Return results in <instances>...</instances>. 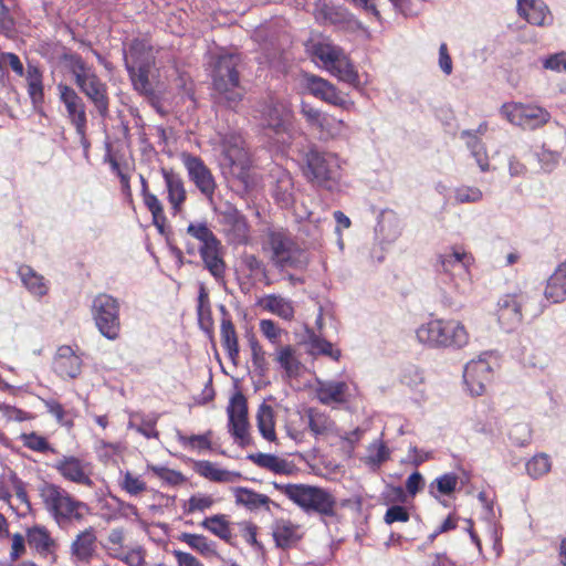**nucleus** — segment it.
Returning a JSON list of instances; mask_svg holds the SVG:
<instances>
[{
    "label": "nucleus",
    "mask_w": 566,
    "mask_h": 566,
    "mask_svg": "<svg viewBox=\"0 0 566 566\" xmlns=\"http://www.w3.org/2000/svg\"><path fill=\"white\" fill-rule=\"evenodd\" d=\"M249 345L252 352V364L259 376L264 377L268 371V361L265 359V352L260 345L253 333L248 334Z\"/></svg>",
    "instance_id": "37998d69"
},
{
    "label": "nucleus",
    "mask_w": 566,
    "mask_h": 566,
    "mask_svg": "<svg viewBox=\"0 0 566 566\" xmlns=\"http://www.w3.org/2000/svg\"><path fill=\"white\" fill-rule=\"evenodd\" d=\"M221 241L217 240L216 244L201 245L199 253L205 264V268L211 273L214 279L223 277L226 272V263L221 256Z\"/></svg>",
    "instance_id": "393cba45"
},
{
    "label": "nucleus",
    "mask_w": 566,
    "mask_h": 566,
    "mask_svg": "<svg viewBox=\"0 0 566 566\" xmlns=\"http://www.w3.org/2000/svg\"><path fill=\"white\" fill-rule=\"evenodd\" d=\"M220 334L223 348L239 345L235 327L231 319H221Z\"/></svg>",
    "instance_id": "13d9d810"
},
{
    "label": "nucleus",
    "mask_w": 566,
    "mask_h": 566,
    "mask_svg": "<svg viewBox=\"0 0 566 566\" xmlns=\"http://www.w3.org/2000/svg\"><path fill=\"white\" fill-rule=\"evenodd\" d=\"M305 413L308 418V429L315 436H324L332 430L334 422L323 412H317L314 408H307Z\"/></svg>",
    "instance_id": "4c0bfd02"
},
{
    "label": "nucleus",
    "mask_w": 566,
    "mask_h": 566,
    "mask_svg": "<svg viewBox=\"0 0 566 566\" xmlns=\"http://www.w3.org/2000/svg\"><path fill=\"white\" fill-rule=\"evenodd\" d=\"M96 542L95 530L90 526L81 532L71 545V551L80 560H88L94 552V543Z\"/></svg>",
    "instance_id": "c756f323"
},
{
    "label": "nucleus",
    "mask_w": 566,
    "mask_h": 566,
    "mask_svg": "<svg viewBox=\"0 0 566 566\" xmlns=\"http://www.w3.org/2000/svg\"><path fill=\"white\" fill-rule=\"evenodd\" d=\"M93 317L99 333L107 339L114 340L119 337V303L108 294H98L93 300Z\"/></svg>",
    "instance_id": "423d86ee"
},
{
    "label": "nucleus",
    "mask_w": 566,
    "mask_h": 566,
    "mask_svg": "<svg viewBox=\"0 0 566 566\" xmlns=\"http://www.w3.org/2000/svg\"><path fill=\"white\" fill-rule=\"evenodd\" d=\"M312 53L328 69L337 63V60L344 54L339 46L323 42L314 44L312 48Z\"/></svg>",
    "instance_id": "58836bf2"
},
{
    "label": "nucleus",
    "mask_w": 566,
    "mask_h": 566,
    "mask_svg": "<svg viewBox=\"0 0 566 566\" xmlns=\"http://www.w3.org/2000/svg\"><path fill=\"white\" fill-rule=\"evenodd\" d=\"M565 52L555 53L552 55H548L543 60V66L546 70L552 71H560L562 69L566 71V60H565Z\"/></svg>",
    "instance_id": "338daca9"
},
{
    "label": "nucleus",
    "mask_w": 566,
    "mask_h": 566,
    "mask_svg": "<svg viewBox=\"0 0 566 566\" xmlns=\"http://www.w3.org/2000/svg\"><path fill=\"white\" fill-rule=\"evenodd\" d=\"M462 138H468V147L471 150L472 156L475 158L480 169L488 171L490 169L489 160L485 154L483 144L472 130H463L461 133Z\"/></svg>",
    "instance_id": "a19ab883"
},
{
    "label": "nucleus",
    "mask_w": 566,
    "mask_h": 566,
    "mask_svg": "<svg viewBox=\"0 0 566 566\" xmlns=\"http://www.w3.org/2000/svg\"><path fill=\"white\" fill-rule=\"evenodd\" d=\"M310 262L308 254L305 250L293 248L289 253L279 260V265L284 268H293L295 270H304Z\"/></svg>",
    "instance_id": "c03bdc74"
},
{
    "label": "nucleus",
    "mask_w": 566,
    "mask_h": 566,
    "mask_svg": "<svg viewBox=\"0 0 566 566\" xmlns=\"http://www.w3.org/2000/svg\"><path fill=\"white\" fill-rule=\"evenodd\" d=\"M214 501L210 495L195 494L184 503L182 510L185 514H191L196 511L203 512L213 505Z\"/></svg>",
    "instance_id": "864d4df0"
},
{
    "label": "nucleus",
    "mask_w": 566,
    "mask_h": 566,
    "mask_svg": "<svg viewBox=\"0 0 566 566\" xmlns=\"http://www.w3.org/2000/svg\"><path fill=\"white\" fill-rule=\"evenodd\" d=\"M306 88L308 92L319 99H324L326 96V86H328L329 81L322 78L317 75L306 74L305 75Z\"/></svg>",
    "instance_id": "4d7b16f0"
},
{
    "label": "nucleus",
    "mask_w": 566,
    "mask_h": 566,
    "mask_svg": "<svg viewBox=\"0 0 566 566\" xmlns=\"http://www.w3.org/2000/svg\"><path fill=\"white\" fill-rule=\"evenodd\" d=\"M314 15L319 24H331L340 31L356 32L364 29L363 23L346 7L332 1L316 0Z\"/></svg>",
    "instance_id": "0eeeda50"
},
{
    "label": "nucleus",
    "mask_w": 566,
    "mask_h": 566,
    "mask_svg": "<svg viewBox=\"0 0 566 566\" xmlns=\"http://www.w3.org/2000/svg\"><path fill=\"white\" fill-rule=\"evenodd\" d=\"M219 517V521L214 522V527L210 528V532L224 541L226 543L233 545L232 543V534L230 531V523L226 518V515L223 514H217Z\"/></svg>",
    "instance_id": "052dcab7"
},
{
    "label": "nucleus",
    "mask_w": 566,
    "mask_h": 566,
    "mask_svg": "<svg viewBox=\"0 0 566 566\" xmlns=\"http://www.w3.org/2000/svg\"><path fill=\"white\" fill-rule=\"evenodd\" d=\"M224 156L231 167L238 187L242 191L248 192L252 186V180L250 176V165L245 155L239 149H229L226 151Z\"/></svg>",
    "instance_id": "aec40b11"
},
{
    "label": "nucleus",
    "mask_w": 566,
    "mask_h": 566,
    "mask_svg": "<svg viewBox=\"0 0 566 566\" xmlns=\"http://www.w3.org/2000/svg\"><path fill=\"white\" fill-rule=\"evenodd\" d=\"M410 518V514L407 507L402 505H391L387 509L384 522L388 525H391L396 522H408Z\"/></svg>",
    "instance_id": "bf43d9fd"
},
{
    "label": "nucleus",
    "mask_w": 566,
    "mask_h": 566,
    "mask_svg": "<svg viewBox=\"0 0 566 566\" xmlns=\"http://www.w3.org/2000/svg\"><path fill=\"white\" fill-rule=\"evenodd\" d=\"M301 158L305 163L304 175L307 179L325 189L334 188L337 169L329 154L321 151L317 145L310 144L301 150Z\"/></svg>",
    "instance_id": "20e7f679"
},
{
    "label": "nucleus",
    "mask_w": 566,
    "mask_h": 566,
    "mask_svg": "<svg viewBox=\"0 0 566 566\" xmlns=\"http://www.w3.org/2000/svg\"><path fill=\"white\" fill-rule=\"evenodd\" d=\"M256 426L263 439L270 442H276L275 420L273 408L263 401L256 412Z\"/></svg>",
    "instance_id": "c85d7f7f"
},
{
    "label": "nucleus",
    "mask_w": 566,
    "mask_h": 566,
    "mask_svg": "<svg viewBox=\"0 0 566 566\" xmlns=\"http://www.w3.org/2000/svg\"><path fill=\"white\" fill-rule=\"evenodd\" d=\"M500 112L510 123L521 126L523 129H537L551 119L549 112L531 104L505 103L501 106Z\"/></svg>",
    "instance_id": "6e6552de"
},
{
    "label": "nucleus",
    "mask_w": 566,
    "mask_h": 566,
    "mask_svg": "<svg viewBox=\"0 0 566 566\" xmlns=\"http://www.w3.org/2000/svg\"><path fill=\"white\" fill-rule=\"evenodd\" d=\"M14 19L11 17L8 7L0 0V33L8 34L14 30Z\"/></svg>",
    "instance_id": "69168bd1"
},
{
    "label": "nucleus",
    "mask_w": 566,
    "mask_h": 566,
    "mask_svg": "<svg viewBox=\"0 0 566 566\" xmlns=\"http://www.w3.org/2000/svg\"><path fill=\"white\" fill-rule=\"evenodd\" d=\"M297 528L298 525L293 524L290 520H276L272 527L275 546L283 551L296 546L302 538V535L297 534Z\"/></svg>",
    "instance_id": "5701e85b"
},
{
    "label": "nucleus",
    "mask_w": 566,
    "mask_h": 566,
    "mask_svg": "<svg viewBox=\"0 0 566 566\" xmlns=\"http://www.w3.org/2000/svg\"><path fill=\"white\" fill-rule=\"evenodd\" d=\"M28 94L30 96L34 111L44 115V86L43 74L39 66L28 63L27 67Z\"/></svg>",
    "instance_id": "412c9836"
},
{
    "label": "nucleus",
    "mask_w": 566,
    "mask_h": 566,
    "mask_svg": "<svg viewBox=\"0 0 566 566\" xmlns=\"http://www.w3.org/2000/svg\"><path fill=\"white\" fill-rule=\"evenodd\" d=\"M124 61L134 90L144 96L148 103L159 112L161 96L154 90L149 81L150 64L148 62H143L139 64L138 70L136 71V69L127 61L126 50H124Z\"/></svg>",
    "instance_id": "9d476101"
},
{
    "label": "nucleus",
    "mask_w": 566,
    "mask_h": 566,
    "mask_svg": "<svg viewBox=\"0 0 566 566\" xmlns=\"http://www.w3.org/2000/svg\"><path fill=\"white\" fill-rule=\"evenodd\" d=\"M28 544L34 547L40 554H45L54 546V541L51 538L49 531L44 526L34 525L27 530Z\"/></svg>",
    "instance_id": "2f4dec72"
},
{
    "label": "nucleus",
    "mask_w": 566,
    "mask_h": 566,
    "mask_svg": "<svg viewBox=\"0 0 566 566\" xmlns=\"http://www.w3.org/2000/svg\"><path fill=\"white\" fill-rule=\"evenodd\" d=\"M193 469L198 474L212 482H233V479L228 478V470L217 469L210 461H193Z\"/></svg>",
    "instance_id": "ea45409f"
},
{
    "label": "nucleus",
    "mask_w": 566,
    "mask_h": 566,
    "mask_svg": "<svg viewBox=\"0 0 566 566\" xmlns=\"http://www.w3.org/2000/svg\"><path fill=\"white\" fill-rule=\"evenodd\" d=\"M24 286L33 294L43 296L48 293L44 277L36 273L30 265L22 264L18 271Z\"/></svg>",
    "instance_id": "473e14b6"
},
{
    "label": "nucleus",
    "mask_w": 566,
    "mask_h": 566,
    "mask_svg": "<svg viewBox=\"0 0 566 566\" xmlns=\"http://www.w3.org/2000/svg\"><path fill=\"white\" fill-rule=\"evenodd\" d=\"M265 311H269L283 319L291 321L294 317V307L291 301L280 295L270 294L259 302Z\"/></svg>",
    "instance_id": "7c9ffc66"
},
{
    "label": "nucleus",
    "mask_w": 566,
    "mask_h": 566,
    "mask_svg": "<svg viewBox=\"0 0 566 566\" xmlns=\"http://www.w3.org/2000/svg\"><path fill=\"white\" fill-rule=\"evenodd\" d=\"M54 468L69 481L86 486L94 484L93 480L84 472L81 460L76 457H63Z\"/></svg>",
    "instance_id": "b1692460"
},
{
    "label": "nucleus",
    "mask_w": 566,
    "mask_h": 566,
    "mask_svg": "<svg viewBox=\"0 0 566 566\" xmlns=\"http://www.w3.org/2000/svg\"><path fill=\"white\" fill-rule=\"evenodd\" d=\"M517 13L530 24L545 27L552 23L553 17L542 0H517Z\"/></svg>",
    "instance_id": "f3484780"
},
{
    "label": "nucleus",
    "mask_w": 566,
    "mask_h": 566,
    "mask_svg": "<svg viewBox=\"0 0 566 566\" xmlns=\"http://www.w3.org/2000/svg\"><path fill=\"white\" fill-rule=\"evenodd\" d=\"M178 539L182 543L189 545L193 551L198 552L203 556H216L221 558L219 553L211 547V544L208 543V538L205 535L200 534H191V533H181L178 536Z\"/></svg>",
    "instance_id": "e433bc0d"
},
{
    "label": "nucleus",
    "mask_w": 566,
    "mask_h": 566,
    "mask_svg": "<svg viewBox=\"0 0 566 566\" xmlns=\"http://www.w3.org/2000/svg\"><path fill=\"white\" fill-rule=\"evenodd\" d=\"M458 475L455 473H446L436 480H433L429 485V493L436 500H439L436 491L442 495H451L458 485Z\"/></svg>",
    "instance_id": "79ce46f5"
},
{
    "label": "nucleus",
    "mask_w": 566,
    "mask_h": 566,
    "mask_svg": "<svg viewBox=\"0 0 566 566\" xmlns=\"http://www.w3.org/2000/svg\"><path fill=\"white\" fill-rule=\"evenodd\" d=\"M523 303L524 295L522 293L505 294L499 300L497 321L505 332L511 333L521 325Z\"/></svg>",
    "instance_id": "9b49d317"
},
{
    "label": "nucleus",
    "mask_w": 566,
    "mask_h": 566,
    "mask_svg": "<svg viewBox=\"0 0 566 566\" xmlns=\"http://www.w3.org/2000/svg\"><path fill=\"white\" fill-rule=\"evenodd\" d=\"M491 367L485 360L469 363L463 371V381L472 396L485 392L484 380L489 379Z\"/></svg>",
    "instance_id": "a211bd4d"
},
{
    "label": "nucleus",
    "mask_w": 566,
    "mask_h": 566,
    "mask_svg": "<svg viewBox=\"0 0 566 566\" xmlns=\"http://www.w3.org/2000/svg\"><path fill=\"white\" fill-rule=\"evenodd\" d=\"M241 61L239 53L229 52L212 55L210 60V76L216 99L229 108H234L243 97L238 70Z\"/></svg>",
    "instance_id": "f257e3e1"
},
{
    "label": "nucleus",
    "mask_w": 566,
    "mask_h": 566,
    "mask_svg": "<svg viewBox=\"0 0 566 566\" xmlns=\"http://www.w3.org/2000/svg\"><path fill=\"white\" fill-rule=\"evenodd\" d=\"M468 259L464 252L453 251L449 254L439 255V262L444 273H449L454 266L468 268L465 260Z\"/></svg>",
    "instance_id": "6e6d98bb"
},
{
    "label": "nucleus",
    "mask_w": 566,
    "mask_h": 566,
    "mask_svg": "<svg viewBox=\"0 0 566 566\" xmlns=\"http://www.w3.org/2000/svg\"><path fill=\"white\" fill-rule=\"evenodd\" d=\"M551 465L548 455L541 453L534 455L530 461H527L526 471L530 476L537 479L549 472Z\"/></svg>",
    "instance_id": "8fccbe9b"
},
{
    "label": "nucleus",
    "mask_w": 566,
    "mask_h": 566,
    "mask_svg": "<svg viewBox=\"0 0 566 566\" xmlns=\"http://www.w3.org/2000/svg\"><path fill=\"white\" fill-rule=\"evenodd\" d=\"M307 335H308V344L311 346L310 353L312 355H323L328 356L333 358L334 360H339L340 358V350L339 349H333V344L323 338L319 337L314 333V331L307 328Z\"/></svg>",
    "instance_id": "f704fd0d"
},
{
    "label": "nucleus",
    "mask_w": 566,
    "mask_h": 566,
    "mask_svg": "<svg viewBox=\"0 0 566 566\" xmlns=\"http://www.w3.org/2000/svg\"><path fill=\"white\" fill-rule=\"evenodd\" d=\"M227 413L228 431L230 434L243 429H250L248 401L240 390L231 397Z\"/></svg>",
    "instance_id": "dca6fc26"
},
{
    "label": "nucleus",
    "mask_w": 566,
    "mask_h": 566,
    "mask_svg": "<svg viewBox=\"0 0 566 566\" xmlns=\"http://www.w3.org/2000/svg\"><path fill=\"white\" fill-rule=\"evenodd\" d=\"M211 436H212L211 430H208L203 434H192L190 437L182 434L181 431H177V439L180 443H182L184 446L189 444L191 447H195V442H197L198 449H201V450H211L212 449V444L210 441Z\"/></svg>",
    "instance_id": "5fc2aeb1"
},
{
    "label": "nucleus",
    "mask_w": 566,
    "mask_h": 566,
    "mask_svg": "<svg viewBox=\"0 0 566 566\" xmlns=\"http://www.w3.org/2000/svg\"><path fill=\"white\" fill-rule=\"evenodd\" d=\"M301 112L311 126H315L321 130L327 129L329 122L334 120V118L328 117L326 114H323L321 111L304 102L302 103Z\"/></svg>",
    "instance_id": "49530a36"
},
{
    "label": "nucleus",
    "mask_w": 566,
    "mask_h": 566,
    "mask_svg": "<svg viewBox=\"0 0 566 566\" xmlns=\"http://www.w3.org/2000/svg\"><path fill=\"white\" fill-rule=\"evenodd\" d=\"M160 172L165 179L168 201L171 203L174 213H178L181 210L184 202L187 199V192L184 186L181 177L176 174L172 169L161 168Z\"/></svg>",
    "instance_id": "4be33fe9"
},
{
    "label": "nucleus",
    "mask_w": 566,
    "mask_h": 566,
    "mask_svg": "<svg viewBox=\"0 0 566 566\" xmlns=\"http://www.w3.org/2000/svg\"><path fill=\"white\" fill-rule=\"evenodd\" d=\"M182 159L190 180L202 195L211 197L216 189V182L210 169L205 165L203 160L188 153L182 154Z\"/></svg>",
    "instance_id": "ddd939ff"
},
{
    "label": "nucleus",
    "mask_w": 566,
    "mask_h": 566,
    "mask_svg": "<svg viewBox=\"0 0 566 566\" xmlns=\"http://www.w3.org/2000/svg\"><path fill=\"white\" fill-rule=\"evenodd\" d=\"M294 113L291 105L277 98L266 101L260 111L261 127L274 136H291Z\"/></svg>",
    "instance_id": "39448f33"
},
{
    "label": "nucleus",
    "mask_w": 566,
    "mask_h": 566,
    "mask_svg": "<svg viewBox=\"0 0 566 566\" xmlns=\"http://www.w3.org/2000/svg\"><path fill=\"white\" fill-rule=\"evenodd\" d=\"M199 327L213 340V318L211 308L197 310Z\"/></svg>",
    "instance_id": "680f3d73"
},
{
    "label": "nucleus",
    "mask_w": 566,
    "mask_h": 566,
    "mask_svg": "<svg viewBox=\"0 0 566 566\" xmlns=\"http://www.w3.org/2000/svg\"><path fill=\"white\" fill-rule=\"evenodd\" d=\"M417 338L432 348H461L468 344L469 335L460 322L432 319L417 329Z\"/></svg>",
    "instance_id": "7ed1b4c3"
},
{
    "label": "nucleus",
    "mask_w": 566,
    "mask_h": 566,
    "mask_svg": "<svg viewBox=\"0 0 566 566\" xmlns=\"http://www.w3.org/2000/svg\"><path fill=\"white\" fill-rule=\"evenodd\" d=\"M272 485L275 490L284 493L303 512L307 514L317 513L323 517L328 516L339 520L335 510L337 501L328 490L316 485L281 484L275 481L272 482Z\"/></svg>",
    "instance_id": "f03ea898"
},
{
    "label": "nucleus",
    "mask_w": 566,
    "mask_h": 566,
    "mask_svg": "<svg viewBox=\"0 0 566 566\" xmlns=\"http://www.w3.org/2000/svg\"><path fill=\"white\" fill-rule=\"evenodd\" d=\"M326 96L323 99L324 102L332 104L334 106L342 107L343 109H349L354 106V102L348 98L347 94L340 92L334 84L329 82L328 86H326Z\"/></svg>",
    "instance_id": "603ef678"
},
{
    "label": "nucleus",
    "mask_w": 566,
    "mask_h": 566,
    "mask_svg": "<svg viewBox=\"0 0 566 566\" xmlns=\"http://www.w3.org/2000/svg\"><path fill=\"white\" fill-rule=\"evenodd\" d=\"M347 390V385L344 381H332L327 385L321 386L317 389V397L319 402L328 405L333 402H343L344 395Z\"/></svg>",
    "instance_id": "c9c22d12"
},
{
    "label": "nucleus",
    "mask_w": 566,
    "mask_h": 566,
    "mask_svg": "<svg viewBox=\"0 0 566 566\" xmlns=\"http://www.w3.org/2000/svg\"><path fill=\"white\" fill-rule=\"evenodd\" d=\"M187 233L199 240L201 245L216 244V241L219 240L206 222L189 223Z\"/></svg>",
    "instance_id": "09e8293b"
},
{
    "label": "nucleus",
    "mask_w": 566,
    "mask_h": 566,
    "mask_svg": "<svg viewBox=\"0 0 566 566\" xmlns=\"http://www.w3.org/2000/svg\"><path fill=\"white\" fill-rule=\"evenodd\" d=\"M424 488V479L419 471L412 472L406 481V490L410 496H415Z\"/></svg>",
    "instance_id": "774afa93"
},
{
    "label": "nucleus",
    "mask_w": 566,
    "mask_h": 566,
    "mask_svg": "<svg viewBox=\"0 0 566 566\" xmlns=\"http://www.w3.org/2000/svg\"><path fill=\"white\" fill-rule=\"evenodd\" d=\"M232 490L237 505H242L250 511H255L260 506H265L268 511L270 510L269 505L271 499L268 495L258 493L254 490L244 486H237Z\"/></svg>",
    "instance_id": "cd10ccee"
},
{
    "label": "nucleus",
    "mask_w": 566,
    "mask_h": 566,
    "mask_svg": "<svg viewBox=\"0 0 566 566\" xmlns=\"http://www.w3.org/2000/svg\"><path fill=\"white\" fill-rule=\"evenodd\" d=\"M277 361L289 377L298 375L302 364L294 357L292 346H285L279 352Z\"/></svg>",
    "instance_id": "a18cd8bd"
},
{
    "label": "nucleus",
    "mask_w": 566,
    "mask_h": 566,
    "mask_svg": "<svg viewBox=\"0 0 566 566\" xmlns=\"http://www.w3.org/2000/svg\"><path fill=\"white\" fill-rule=\"evenodd\" d=\"M59 60L72 74L76 86L84 84L88 77L97 75L92 65H88L78 53H75L70 49L64 48Z\"/></svg>",
    "instance_id": "6ab92c4d"
},
{
    "label": "nucleus",
    "mask_w": 566,
    "mask_h": 566,
    "mask_svg": "<svg viewBox=\"0 0 566 566\" xmlns=\"http://www.w3.org/2000/svg\"><path fill=\"white\" fill-rule=\"evenodd\" d=\"M21 439L23 440L24 446L33 451L56 453V450L49 443V441L36 432L23 433Z\"/></svg>",
    "instance_id": "3c124183"
},
{
    "label": "nucleus",
    "mask_w": 566,
    "mask_h": 566,
    "mask_svg": "<svg viewBox=\"0 0 566 566\" xmlns=\"http://www.w3.org/2000/svg\"><path fill=\"white\" fill-rule=\"evenodd\" d=\"M57 90L60 101L64 104L71 123L75 126L76 130H81L82 126L87 124L86 106L83 98L73 87L64 83H59Z\"/></svg>",
    "instance_id": "4468645a"
},
{
    "label": "nucleus",
    "mask_w": 566,
    "mask_h": 566,
    "mask_svg": "<svg viewBox=\"0 0 566 566\" xmlns=\"http://www.w3.org/2000/svg\"><path fill=\"white\" fill-rule=\"evenodd\" d=\"M123 490H125L130 495H137L140 492L146 490V483L133 476V474L127 471L124 476V482L122 483Z\"/></svg>",
    "instance_id": "e2e57ef3"
},
{
    "label": "nucleus",
    "mask_w": 566,
    "mask_h": 566,
    "mask_svg": "<svg viewBox=\"0 0 566 566\" xmlns=\"http://www.w3.org/2000/svg\"><path fill=\"white\" fill-rule=\"evenodd\" d=\"M333 74H335L340 81L350 84L354 87L359 86V76L357 71L355 70L350 60L343 54L331 69Z\"/></svg>",
    "instance_id": "72a5a7b5"
},
{
    "label": "nucleus",
    "mask_w": 566,
    "mask_h": 566,
    "mask_svg": "<svg viewBox=\"0 0 566 566\" xmlns=\"http://www.w3.org/2000/svg\"><path fill=\"white\" fill-rule=\"evenodd\" d=\"M9 480L12 483L17 497L24 504H27L28 509H31V502L29 500L28 493L25 491L24 482L18 476L14 471H11L9 474Z\"/></svg>",
    "instance_id": "0e129e2a"
},
{
    "label": "nucleus",
    "mask_w": 566,
    "mask_h": 566,
    "mask_svg": "<svg viewBox=\"0 0 566 566\" xmlns=\"http://www.w3.org/2000/svg\"><path fill=\"white\" fill-rule=\"evenodd\" d=\"M545 297L553 303L563 302L566 297V260L560 263L547 280Z\"/></svg>",
    "instance_id": "a878e982"
},
{
    "label": "nucleus",
    "mask_w": 566,
    "mask_h": 566,
    "mask_svg": "<svg viewBox=\"0 0 566 566\" xmlns=\"http://www.w3.org/2000/svg\"><path fill=\"white\" fill-rule=\"evenodd\" d=\"M293 189L292 176L286 170H281L272 190L273 198L281 207L287 208L294 203Z\"/></svg>",
    "instance_id": "bb28decb"
},
{
    "label": "nucleus",
    "mask_w": 566,
    "mask_h": 566,
    "mask_svg": "<svg viewBox=\"0 0 566 566\" xmlns=\"http://www.w3.org/2000/svg\"><path fill=\"white\" fill-rule=\"evenodd\" d=\"M77 88L93 103L98 115L106 118L109 115V97L107 85L98 77V75L88 77L84 84Z\"/></svg>",
    "instance_id": "2eb2a0df"
},
{
    "label": "nucleus",
    "mask_w": 566,
    "mask_h": 566,
    "mask_svg": "<svg viewBox=\"0 0 566 566\" xmlns=\"http://www.w3.org/2000/svg\"><path fill=\"white\" fill-rule=\"evenodd\" d=\"M82 359L81 358H71V359H55L54 370L55 373L62 377H69L71 379L76 378L81 374Z\"/></svg>",
    "instance_id": "de8ad7c7"
},
{
    "label": "nucleus",
    "mask_w": 566,
    "mask_h": 566,
    "mask_svg": "<svg viewBox=\"0 0 566 566\" xmlns=\"http://www.w3.org/2000/svg\"><path fill=\"white\" fill-rule=\"evenodd\" d=\"M222 223L227 227L230 241L234 244H247L249 241V223L247 218L238 210V208L226 202L220 210Z\"/></svg>",
    "instance_id": "f8f14e48"
},
{
    "label": "nucleus",
    "mask_w": 566,
    "mask_h": 566,
    "mask_svg": "<svg viewBox=\"0 0 566 566\" xmlns=\"http://www.w3.org/2000/svg\"><path fill=\"white\" fill-rule=\"evenodd\" d=\"M39 492L45 509L57 523L72 520V514L76 510L75 499L63 488L53 483L43 482L39 488Z\"/></svg>",
    "instance_id": "1a4fd4ad"
}]
</instances>
